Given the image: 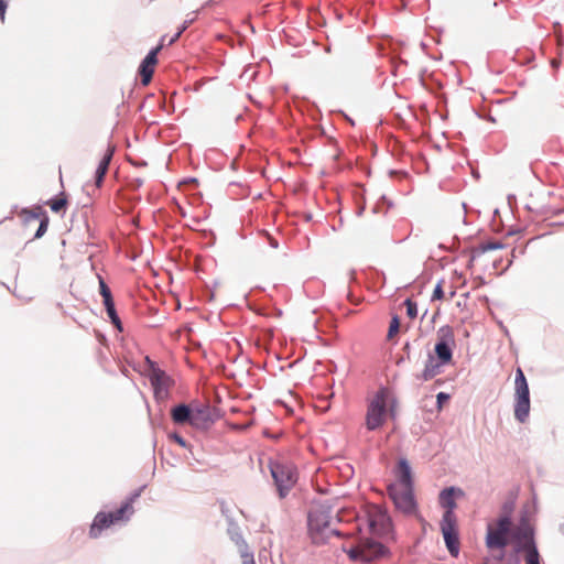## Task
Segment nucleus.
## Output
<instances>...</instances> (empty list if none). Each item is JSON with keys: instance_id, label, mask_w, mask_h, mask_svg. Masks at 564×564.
Returning <instances> with one entry per match:
<instances>
[{"instance_id": "obj_1", "label": "nucleus", "mask_w": 564, "mask_h": 564, "mask_svg": "<svg viewBox=\"0 0 564 564\" xmlns=\"http://www.w3.org/2000/svg\"><path fill=\"white\" fill-rule=\"evenodd\" d=\"M395 405L397 401L391 392L386 388L379 389L367 406V430L375 431L381 427L386 422L388 413L391 416H394Z\"/></svg>"}, {"instance_id": "obj_2", "label": "nucleus", "mask_w": 564, "mask_h": 564, "mask_svg": "<svg viewBox=\"0 0 564 564\" xmlns=\"http://www.w3.org/2000/svg\"><path fill=\"white\" fill-rule=\"evenodd\" d=\"M308 532L315 543H323L337 534L333 528L330 510L324 506L313 508L308 513Z\"/></svg>"}, {"instance_id": "obj_3", "label": "nucleus", "mask_w": 564, "mask_h": 564, "mask_svg": "<svg viewBox=\"0 0 564 564\" xmlns=\"http://www.w3.org/2000/svg\"><path fill=\"white\" fill-rule=\"evenodd\" d=\"M270 470L280 497H285L297 481L295 466L290 462L278 459L270 464Z\"/></svg>"}, {"instance_id": "obj_4", "label": "nucleus", "mask_w": 564, "mask_h": 564, "mask_svg": "<svg viewBox=\"0 0 564 564\" xmlns=\"http://www.w3.org/2000/svg\"><path fill=\"white\" fill-rule=\"evenodd\" d=\"M512 522L508 516L500 517L487 525L486 546L489 550L503 549L508 545Z\"/></svg>"}, {"instance_id": "obj_5", "label": "nucleus", "mask_w": 564, "mask_h": 564, "mask_svg": "<svg viewBox=\"0 0 564 564\" xmlns=\"http://www.w3.org/2000/svg\"><path fill=\"white\" fill-rule=\"evenodd\" d=\"M455 347L454 330L451 326H443L437 332V343L435 345V354L442 365L449 364L453 357V348Z\"/></svg>"}, {"instance_id": "obj_6", "label": "nucleus", "mask_w": 564, "mask_h": 564, "mask_svg": "<svg viewBox=\"0 0 564 564\" xmlns=\"http://www.w3.org/2000/svg\"><path fill=\"white\" fill-rule=\"evenodd\" d=\"M388 492L399 511L408 516L416 513L413 488L388 487Z\"/></svg>"}, {"instance_id": "obj_7", "label": "nucleus", "mask_w": 564, "mask_h": 564, "mask_svg": "<svg viewBox=\"0 0 564 564\" xmlns=\"http://www.w3.org/2000/svg\"><path fill=\"white\" fill-rule=\"evenodd\" d=\"M368 525L371 533L384 535L390 532L391 521L386 511L377 506H372L368 510Z\"/></svg>"}, {"instance_id": "obj_8", "label": "nucleus", "mask_w": 564, "mask_h": 564, "mask_svg": "<svg viewBox=\"0 0 564 564\" xmlns=\"http://www.w3.org/2000/svg\"><path fill=\"white\" fill-rule=\"evenodd\" d=\"M463 496L464 491L455 487L445 488L441 491L438 501L441 507L445 509L442 520H457V517L454 512L457 507L456 498Z\"/></svg>"}, {"instance_id": "obj_9", "label": "nucleus", "mask_w": 564, "mask_h": 564, "mask_svg": "<svg viewBox=\"0 0 564 564\" xmlns=\"http://www.w3.org/2000/svg\"><path fill=\"white\" fill-rule=\"evenodd\" d=\"M441 531L449 554L456 557L460 549L457 520H442Z\"/></svg>"}, {"instance_id": "obj_10", "label": "nucleus", "mask_w": 564, "mask_h": 564, "mask_svg": "<svg viewBox=\"0 0 564 564\" xmlns=\"http://www.w3.org/2000/svg\"><path fill=\"white\" fill-rule=\"evenodd\" d=\"M165 43V36H162L159 45L151 50L145 58L142 61L139 67V74L141 76L142 85L147 86L150 84L154 74L155 66L158 64V54L161 52Z\"/></svg>"}, {"instance_id": "obj_11", "label": "nucleus", "mask_w": 564, "mask_h": 564, "mask_svg": "<svg viewBox=\"0 0 564 564\" xmlns=\"http://www.w3.org/2000/svg\"><path fill=\"white\" fill-rule=\"evenodd\" d=\"M150 382L154 390V395L158 400H165L169 397L171 387L170 377L160 369H153L150 375Z\"/></svg>"}, {"instance_id": "obj_12", "label": "nucleus", "mask_w": 564, "mask_h": 564, "mask_svg": "<svg viewBox=\"0 0 564 564\" xmlns=\"http://www.w3.org/2000/svg\"><path fill=\"white\" fill-rule=\"evenodd\" d=\"M395 482L389 485V487L399 488H413L412 470L405 458L398 460L397 467L394 468Z\"/></svg>"}, {"instance_id": "obj_13", "label": "nucleus", "mask_w": 564, "mask_h": 564, "mask_svg": "<svg viewBox=\"0 0 564 564\" xmlns=\"http://www.w3.org/2000/svg\"><path fill=\"white\" fill-rule=\"evenodd\" d=\"M213 423L214 415L209 405H200L193 409L191 421L192 426L199 430H207Z\"/></svg>"}, {"instance_id": "obj_14", "label": "nucleus", "mask_w": 564, "mask_h": 564, "mask_svg": "<svg viewBox=\"0 0 564 564\" xmlns=\"http://www.w3.org/2000/svg\"><path fill=\"white\" fill-rule=\"evenodd\" d=\"M113 523L111 516L108 512H98L89 529V536L91 539L98 538L105 529H108Z\"/></svg>"}, {"instance_id": "obj_15", "label": "nucleus", "mask_w": 564, "mask_h": 564, "mask_svg": "<svg viewBox=\"0 0 564 564\" xmlns=\"http://www.w3.org/2000/svg\"><path fill=\"white\" fill-rule=\"evenodd\" d=\"M112 154H113V148L108 145V148H107L105 154L102 155V158L98 164V167L96 170L95 184L97 187H100L104 182V177L107 174L109 163L112 159Z\"/></svg>"}, {"instance_id": "obj_16", "label": "nucleus", "mask_w": 564, "mask_h": 564, "mask_svg": "<svg viewBox=\"0 0 564 564\" xmlns=\"http://www.w3.org/2000/svg\"><path fill=\"white\" fill-rule=\"evenodd\" d=\"M192 411L188 405L180 404L172 409L171 416L174 423L176 424H186L191 425L192 421Z\"/></svg>"}, {"instance_id": "obj_17", "label": "nucleus", "mask_w": 564, "mask_h": 564, "mask_svg": "<svg viewBox=\"0 0 564 564\" xmlns=\"http://www.w3.org/2000/svg\"><path fill=\"white\" fill-rule=\"evenodd\" d=\"M132 503L133 499H129L124 501L116 511L108 512L109 516H111L115 524L126 521L130 518V516L134 512Z\"/></svg>"}, {"instance_id": "obj_18", "label": "nucleus", "mask_w": 564, "mask_h": 564, "mask_svg": "<svg viewBox=\"0 0 564 564\" xmlns=\"http://www.w3.org/2000/svg\"><path fill=\"white\" fill-rule=\"evenodd\" d=\"M530 413V398H516L514 417L523 423Z\"/></svg>"}, {"instance_id": "obj_19", "label": "nucleus", "mask_w": 564, "mask_h": 564, "mask_svg": "<svg viewBox=\"0 0 564 564\" xmlns=\"http://www.w3.org/2000/svg\"><path fill=\"white\" fill-rule=\"evenodd\" d=\"M523 549L525 550V564H540V555L532 540H529Z\"/></svg>"}, {"instance_id": "obj_20", "label": "nucleus", "mask_w": 564, "mask_h": 564, "mask_svg": "<svg viewBox=\"0 0 564 564\" xmlns=\"http://www.w3.org/2000/svg\"><path fill=\"white\" fill-rule=\"evenodd\" d=\"M502 248H503V245L498 241L482 242L474 249L473 259H475L476 257L481 256L488 251L502 249Z\"/></svg>"}, {"instance_id": "obj_21", "label": "nucleus", "mask_w": 564, "mask_h": 564, "mask_svg": "<svg viewBox=\"0 0 564 564\" xmlns=\"http://www.w3.org/2000/svg\"><path fill=\"white\" fill-rule=\"evenodd\" d=\"M438 368H440V366L437 364H435L434 360L431 358L426 362L425 368H424L422 375L420 376V378L424 381L431 380L438 373Z\"/></svg>"}, {"instance_id": "obj_22", "label": "nucleus", "mask_w": 564, "mask_h": 564, "mask_svg": "<svg viewBox=\"0 0 564 564\" xmlns=\"http://www.w3.org/2000/svg\"><path fill=\"white\" fill-rule=\"evenodd\" d=\"M47 204L54 213L64 212L67 206L66 195L62 193L58 197L48 200Z\"/></svg>"}, {"instance_id": "obj_23", "label": "nucleus", "mask_w": 564, "mask_h": 564, "mask_svg": "<svg viewBox=\"0 0 564 564\" xmlns=\"http://www.w3.org/2000/svg\"><path fill=\"white\" fill-rule=\"evenodd\" d=\"M99 290H100V294L104 300L105 307L108 305H113L115 303H113L111 291L101 278L99 279Z\"/></svg>"}, {"instance_id": "obj_24", "label": "nucleus", "mask_w": 564, "mask_h": 564, "mask_svg": "<svg viewBox=\"0 0 564 564\" xmlns=\"http://www.w3.org/2000/svg\"><path fill=\"white\" fill-rule=\"evenodd\" d=\"M106 311H107L108 317L110 318L111 323L115 325V327L118 330L121 332L122 330V324H121V321H120L119 316L117 315V312H116V308H115V304L106 306Z\"/></svg>"}, {"instance_id": "obj_25", "label": "nucleus", "mask_w": 564, "mask_h": 564, "mask_svg": "<svg viewBox=\"0 0 564 564\" xmlns=\"http://www.w3.org/2000/svg\"><path fill=\"white\" fill-rule=\"evenodd\" d=\"M516 398H530L528 382L514 384Z\"/></svg>"}, {"instance_id": "obj_26", "label": "nucleus", "mask_w": 564, "mask_h": 564, "mask_svg": "<svg viewBox=\"0 0 564 564\" xmlns=\"http://www.w3.org/2000/svg\"><path fill=\"white\" fill-rule=\"evenodd\" d=\"M404 305L406 307V315L410 319H414L417 316V305L412 300L408 299L404 302Z\"/></svg>"}, {"instance_id": "obj_27", "label": "nucleus", "mask_w": 564, "mask_h": 564, "mask_svg": "<svg viewBox=\"0 0 564 564\" xmlns=\"http://www.w3.org/2000/svg\"><path fill=\"white\" fill-rule=\"evenodd\" d=\"M399 328H400L399 317L393 316L390 322V326H389V330H388V335H387L388 339H392L399 333Z\"/></svg>"}, {"instance_id": "obj_28", "label": "nucleus", "mask_w": 564, "mask_h": 564, "mask_svg": "<svg viewBox=\"0 0 564 564\" xmlns=\"http://www.w3.org/2000/svg\"><path fill=\"white\" fill-rule=\"evenodd\" d=\"M23 214L29 215L31 218H41L43 219L44 216H46L45 212L42 209V207L37 206L34 207L31 210H23Z\"/></svg>"}, {"instance_id": "obj_29", "label": "nucleus", "mask_w": 564, "mask_h": 564, "mask_svg": "<svg viewBox=\"0 0 564 564\" xmlns=\"http://www.w3.org/2000/svg\"><path fill=\"white\" fill-rule=\"evenodd\" d=\"M48 227V217L44 216L43 219H41L40 226L35 232V238H41L47 230Z\"/></svg>"}, {"instance_id": "obj_30", "label": "nucleus", "mask_w": 564, "mask_h": 564, "mask_svg": "<svg viewBox=\"0 0 564 564\" xmlns=\"http://www.w3.org/2000/svg\"><path fill=\"white\" fill-rule=\"evenodd\" d=\"M350 556L354 558H360L362 561H368V560H370L371 555L366 554L364 549H361V550L356 549V550H351Z\"/></svg>"}, {"instance_id": "obj_31", "label": "nucleus", "mask_w": 564, "mask_h": 564, "mask_svg": "<svg viewBox=\"0 0 564 564\" xmlns=\"http://www.w3.org/2000/svg\"><path fill=\"white\" fill-rule=\"evenodd\" d=\"M444 299V291H443V284L442 282H438L433 291L432 300H442Z\"/></svg>"}, {"instance_id": "obj_32", "label": "nucleus", "mask_w": 564, "mask_h": 564, "mask_svg": "<svg viewBox=\"0 0 564 564\" xmlns=\"http://www.w3.org/2000/svg\"><path fill=\"white\" fill-rule=\"evenodd\" d=\"M368 546L371 550V553L373 555H379L383 551V546L380 543H377V542H370V543H368Z\"/></svg>"}, {"instance_id": "obj_33", "label": "nucleus", "mask_w": 564, "mask_h": 564, "mask_svg": "<svg viewBox=\"0 0 564 564\" xmlns=\"http://www.w3.org/2000/svg\"><path fill=\"white\" fill-rule=\"evenodd\" d=\"M527 382V379L524 377V373L522 371L521 368H518L517 371H516V380H514V384H518V383H524Z\"/></svg>"}, {"instance_id": "obj_34", "label": "nucleus", "mask_w": 564, "mask_h": 564, "mask_svg": "<svg viewBox=\"0 0 564 564\" xmlns=\"http://www.w3.org/2000/svg\"><path fill=\"white\" fill-rule=\"evenodd\" d=\"M187 28V24H184L180 30L178 32L175 34V35H172V37L170 39L169 41V45L173 44L174 42H176L178 40V37L181 36V34L186 30Z\"/></svg>"}, {"instance_id": "obj_35", "label": "nucleus", "mask_w": 564, "mask_h": 564, "mask_svg": "<svg viewBox=\"0 0 564 564\" xmlns=\"http://www.w3.org/2000/svg\"><path fill=\"white\" fill-rule=\"evenodd\" d=\"M6 10H7V0H0V19L2 22L4 21Z\"/></svg>"}, {"instance_id": "obj_36", "label": "nucleus", "mask_w": 564, "mask_h": 564, "mask_svg": "<svg viewBox=\"0 0 564 564\" xmlns=\"http://www.w3.org/2000/svg\"><path fill=\"white\" fill-rule=\"evenodd\" d=\"M242 564H256L253 556L251 554H243L242 555Z\"/></svg>"}, {"instance_id": "obj_37", "label": "nucleus", "mask_w": 564, "mask_h": 564, "mask_svg": "<svg viewBox=\"0 0 564 564\" xmlns=\"http://www.w3.org/2000/svg\"><path fill=\"white\" fill-rule=\"evenodd\" d=\"M172 438L181 446L185 447L186 446V442L184 441V438L177 434H174L172 436Z\"/></svg>"}, {"instance_id": "obj_38", "label": "nucleus", "mask_w": 564, "mask_h": 564, "mask_svg": "<svg viewBox=\"0 0 564 564\" xmlns=\"http://www.w3.org/2000/svg\"><path fill=\"white\" fill-rule=\"evenodd\" d=\"M448 399V395L444 392H440L437 394V402L441 405L443 401H446Z\"/></svg>"}, {"instance_id": "obj_39", "label": "nucleus", "mask_w": 564, "mask_h": 564, "mask_svg": "<svg viewBox=\"0 0 564 564\" xmlns=\"http://www.w3.org/2000/svg\"><path fill=\"white\" fill-rule=\"evenodd\" d=\"M475 283H476L475 288H478V286L482 285L485 283V281L482 278H477L475 280Z\"/></svg>"}, {"instance_id": "obj_40", "label": "nucleus", "mask_w": 564, "mask_h": 564, "mask_svg": "<svg viewBox=\"0 0 564 564\" xmlns=\"http://www.w3.org/2000/svg\"><path fill=\"white\" fill-rule=\"evenodd\" d=\"M455 294H456L455 290L449 291V296H448V299H449V300H451V299H453V297L455 296Z\"/></svg>"}]
</instances>
